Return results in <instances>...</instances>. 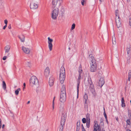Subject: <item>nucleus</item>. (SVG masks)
<instances>
[{
	"mask_svg": "<svg viewBox=\"0 0 131 131\" xmlns=\"http://www.w3.org/2000/svg\"><path fill=\"white\" fill-rule=\"evenodd\" d=\"M66 99L65 86V85H63L61 89L60 101L61 102L64 103Z\"/></svg>",
	"mask_w": 131,
	"mask_h": 131,
	"instance_id": "f257e3e1",
	"label": "nucleus"
},
{
	"mask_svg": "<svg viewBox=\"0 0 131 131\" xmlns=\"http://www.w3.org/2000/svg\"><path fill=\"white\" fill-rule=\"evenodd\" d=\"M65 77V69L63 67H62L60 68L59 76V80L61 83L62 84L64 83Z\"/></svg>",
	"mask_w": 131,
	"mask_h": 131,
	"instance_id": "f03ea898",
	"label": "nucleus"
},
{
	"mask_svg": "<svg viewBox=\"0 0 131 131\" xmlns=\"http://www.w3.org/2000/svg\"><path fill=\"white\" fill-rule=\"evenodd\" d=\"M30 84L31 86L34 85H37L38 84V80L37 77L35 76L31 77L29 80Z\"/></svg>",
	"mask_w": 131,
	"mask_h": 131,
	"instance_id": "7ed1b4c3",
	"label": "nucleus"
},
{
	"mask_svg": "<svg viewBox=\"0 0 131 131\" xmlns=\"http://www.w3.org/2000/svg\"><path fill=\"white\" fill-rule=\"evenodd\" d=\"M59 12V9L57 8L54 9L52 12L51 17L54 20L56 19Z\"/></svg>",
	"mask_w": 131,
	"mask_h": 131,
	"instance_id": "20e7f679",
	"label": "nucleus"
},
{
	"mask_svg": "<svg viewBox=\"0 0 131 131\" xmlns=\"http://www.w3.org/2000/svg\"><path fill=\"white\" fill-rule=\"evenodd\" d=\"M38 3L37 0L31 1L30 5V8L31 9H37L38 7Z\"/></svg>",
	"mask_w": 131,
	"mask_h": 131,
	"instance_id": "39448f33",
	"label": "nucleus"
},
{
	"mask_svg": "<svg viewBox=\"0 0 131 131\" xmlns=\"http://www.w3.org/2000/svg\"><path fill=\"white\" fill-rule=\"evenodd\" d=\"M115 22L117 28H119L122 26L121 19L120 18L119 16H118L117 17H116Z\"/></svg>",
	"mask_w": 131,
	"mask_h": 131,
	"instance_id": "423d86ee",
	"label": "nucleus"
},
{
	"mask_svg": "<svg viewBox=\"0 0 131 131\" xmlns=\"http://www.w3.org/2000/svg\"><path fill=\"white\" fill-rule=\"evenodd\" d=\"M48 47L50 51H51L52 50L53 45L52 42L53 41V40L52 39H50L49 37H48Z\"/></svg>",
	"mask_w": 131,
	"mask_h": 131,
	"instance_id": "0eeeda50",
	"label": "nucleus"
},
{
	"mask_svg": "<svg viewBox=\"0 0 131 131\" xmlns=\"http://www.w3.org/2000/svg\"><path fill=\"white\" fill-rule=\"evenodd\" d=\"M95 125L93 131H101V128L100 125H98L97 121H95Z\"/></svg>",
	"mask_w": 131,
	"mask_h": 131,
	"instance_id": "6e6552de",
	"label": "nucleus"
},
{
	"mask_svg": "<svg viewBox=\"0 0 131 131\" xmlns=\"http://www.w3.org/2000/svg\"><path fill=\"white\" fill-rule=\"evenodd\" d=\"M83 101L84 102V107L85 108H88V105L87 103V101L88 99V95L86 93L83 96Z\"/></svg>",
	"mask_w": 131,
	"mask_h": 131,
	"instance_id": "1a4fd4ad",
	"label": "nucleus"
},
{
	"mask_svg": "<svg viewBox=\"0 0 131 131\" xmlns=\"http://www.w3.org/2000/svg\"><path fill=\"white\" fill-rule=\"evenodd\" d=\"M81 75H79V76L78 77V83L77 84V98L78 97L79 95V89L80 84V80L81 79Z\"/></svg>",
	"mask_w": 131,
	"mask_h": 131,
	"instance_id": "9d476101",
	"label": "nucleus"
},
{
	"mask_svg": "<svg viewBox=\"0 0 131 131\" xmlns=\"http://www.w3.org/2000/svg\"><path fill=\"white\" fill-rule=\"evenodd\" d=\"M89 57L91 58L92 59L91 60V66H97L96 62V61L94 59V57L92 56V55H90Z\"/></svg>",
	"mask_w": 131,
	"mask_h": 131,
	"instance_id": "9b49d317",
	"label": "nucleus"
},
{
	"mask_svg": "<svg viewBox=\"0 0 131 131\" xmlns=\"http://www.w3.org/2000/svg\"><path fill=\"white\" fill-rule=\"evenodd\" d=\"M66 117L67 115L66 114H62L61 122V123H62V125H63L64 124H65V122L66 119Z\"/></svg>",
	"mask_w": 131,
	"mask_h": 131,
	"instance_id": "f8f14e48",
	"label": "nucleus"
},
{
	"mask_svg": "<svg viewBox=\"0 0 131 131\" xmlns=\"http://www.w3.org/2000/svg\"><path fill=\"white\" fill-rule=\"evenodd\" d=\"M22 50L25 53L27 54L30 53V50L29 49L24 46H22Z\"/></svg>",
	"mask_w": 131,
	"mask_h": 131,
	"instance_id": "ddd939ff",
	"label": "nucleus"
},
{
	"mask_svg": "<svg viewBox=\"0 0 131 131\" xmlns=\"http://www.w3.org/2000/svg\"><path fill=\"white\" fill-rule=\"evenodd\" d=\"M104 83V78H101L98 82L99 86L101 88Z\"/></svg>",
	"mask_w": 131,
	"mask_h": 131,
	"instance_id": "4468645a",
	"label": "nucleus"
},
{
	"mask_svg": "<svg viewBox=\"0 0 131 131\" xmlns=\"http://www.w3.org/2000/svg\"><path fill=\"white\" fill-rule=\"evenodd\" d=\"M50 73V70L49 68L48 67H47L45 70L44 74L46 77H47L49 75Z\"/></svg>",
	"mask_w": 131,
	"mask_h": 131,
	"instance_id": "2eb2a0df",
	"label": "nucleus"
},
{
	"mask_svg": "<svg viewBox=\"0 0 131 131\" xmlns=\"http://www.w3.org/2000/svg\"><path fill=\"white\" fill-rule=\"evenodd\" d=\"M54 79L53 77H51L49 78V84L50 86H52L54 84Z\"/></svg>",
	"mask_w": 131,
	"mask_h": 131,
	"instance_id": "dca6fc26",
	"label": "nucleus"
},
{
	"mask_svg": "<svg viewBox=\"0 0 131 131\" xmlns=\"http://www.w3.org/2000/svg\"><path fill=\"white\" fill-rule=\"evenodd\" d=\"M97 66H91L90 71L91 72H95L97 70Z\"/></svg>",
	"mask_w": 131,
	"mask_h": 131,
	"instance_id": "f3484780",
	"label": "nucleus"
},
{
	"mask_svg": "<svg viewBox=\"0 0 131 131\" xmlns=\"http://www.w3.org/2000/svg\"><path fill=\"white\" fill-rule=\"evenodd\" d=\"M18 37L20 39L21 42H24L25 41V37L23 35H22L21 36H19Z\"/></svg>",
	"mask_w": 131,
	"mask_h": 131,
	"instance_id": "a211bd4d",
	"label": "nucleus"
},
{
	"mask_svg": "<svg viewBox=\"0 0 131 131\" xmlns=\"http://www.w3.org/2000/svg\"><path fill=\"white\" fill-rule=\"evenodd\" d=\"M10 47L9 45H7L5 48V52L6 53H8L10 50Z\"/></svg>",
	"mask_w": 131,
	"mask_h": 131,
	"instance_id": "6ab92c4d",
	"label": "nucleus"
},
{
	"mask_svg": "<svg viewBox=\"0 0 131 131\" xmlns=\"http://www.w3.org/2000/svg\"><path fill=\"white\" fill-rule=\"evenodd\" d=\"M112 41L114 45H115L116 43V42L114 35L112 37Z\"/></svg>",
	"mask_w": 131,
	"mask_h": 131,
	"instance_id": "aec40b11",
	"label": "nucleus"
},
{
	"mask_svg": "<svg viewBox=\"0 0 131 131\" xmlns=\"http://www.w3.org/2000/svg\"><path fill=\"white\" fill-rule=\"evenodd\" d=\"M3 88L4 90H6V85L5 82L4 81H3L2 84Z\"/></svg>",
	"mask_w": 131,
	"mask_h": 131,
	"instance_id": "412c9836",
	"label": "nucleus"
},
{
	"mask_svg": "<svg viewBox=\"0 0 131 131\" xmlns=\"http://www.w3.org/2000/svg\"><path fill=\"white\" fill-rule=\"evenodd\" d=\"M127 54L129 55H130L131 52V50L130 49V47H127Z\"/></svg>",
	"mask_w": 131,
	"mask_h": 131,
	"instance_id": "4be33fe9",
	"label": "nucleus"
},
{
	"mask_svg": "<svg viewBox=\"0 0 131 131\" xmlns=\"http://www.w3.org/2000/svg\"><path fill=\"white\" fill-rule=\"evenodd\" d=\"M57 2L58 0H52V4L54 6V7L57 4Z\"/></svg>",
	"mask_w": 131,
	"mask_h": 131,
	"instance_id": "5701e85b",
	"label": "nucleus"
},
{
	"mask_svg": "<svg viewBox=\"0 0 131 131\" xmlns=\"http://www.w3.org/2000/svg\"><path fill=\"white\" fill-rule=\"evenodd\" d=\"M79 75H81V74L83 72V71L81 67L80 66V67L79 68Z\"/></svg>",
	"mask_w": 131,
	"mask_h": 131,
	"instance_id": "b1692460",
	"label": "nucleus"
},
{
	"mask_svg": "<svg viewBox=\"0 0 131 131\" xmlns=\"http://www.w3.org/2000/svg\"><path fill=\"white\" fill-rule=\"evenodd\" d=\"M20 88H18L15 91V93L16 95H17L19 94V92L20 91Z\"/></svg>",
	"mask_w": 131,
	"mask_h": 131,
	"instance_id": "393cba45",
	"label": "nucleus"
},
{
	"mask_svg": "<svg viewBox=\"0 0 131 131\" xmlns=\"http://www.w3.org/2000/svg\"><path fill=\"white\" fill-rule=\"evenodd\" d=\"M61 123V126L60 127L59 131H62L63 129V126L64 125V124L62 125Z\"/></svg>",
	"mask_w": 131,
	"mask_h": 131,
	"instance_id": "a878e982",
	"label": "nucleus"
},
{
	"mask_svg": "<svg viewBox=\"0 0 131 131\" xmlns=\"http://www.w3.org/2000/svg\"><path fill=\"white\" fill-rule=\"evenodd\" d=\"M90 89L91 90V92L93 94H94L95 93V90H94V88Z\"/></svg>",
	"mask_w": 131,
	"mask_h": 131,
	"instance_id": "bb28decb",
	"label": "nucleus"
},
{
	"mask_svg": "<svg viewBox=\"0 0 131 131\" xmlns=\"http://www.w3.org/2000/svg\"><path fill=\"white\" fill-rule=\"evenodd\" d=\"M130 57L128 56V57L127 58V63H129L130 62Z\"/></svg>",
	"mask_w": 131,
	"mask_h": 131,
	"instance_id": "cd10ccee",
	"label": "nucleus"
},
{
	"mask_svg": "<svg viewBox=\"0 0 131 131\" xmlns=\"http://www.w3.org/2000/svg\"><path fill=\"white\" fill-rule=\"evenodd\" d=\"M80 125V121H78L77 122V127H79Z\"/></svg>",
	"mask_w": 131,
	"mask_h": 131,
	"instance_id": "c85d7f7f",
	"label": "nucleus"
},
{
	"mask_svg": "<svg viewBox=\"0 0 131 131\" xmlns=\"http://www.w3.org/2000/svg\"><path fill=\"white\" fill-rule=\"evenodd\" d=\"M127 124L130 125V119H128L126 121Z\"/></svg>",
	"mask_w": 131,
	"mask_h": 131,
	"instance_id": "c756f323",
	"label": "nucleus"
},
{
	"mask_svg": "<svg viewBox=\"0 0 131 131\" xmlns=\"http://www.w3.org/2000/svg\"><path fill=\"white\" fill-rule=\"evenodd\" d=\"M86 0H82L81 1V3L82 5H84V3H85Z\"/></svg>",
	"mask_w": 131,
	"mask_h": 131,
	"instance_id": "7c9ffc66",
	"label": "nucleus"
},
{
	"mask_svg": "<svg viewBox=\"0 0 131 131\" xmlns=\"http://www.w3.org/2000/svg\"><path fill=\"white\" fill-rule=\"evenodd\" d=\"M82 121L83 123H85L86 122V119L85 118H83L82 119Z\"/></svg>",
	"mask_w": 131,
	"mask_h": 131,
	"instance_id": "2f4dec72",
	"label": "nucleus"
},
{
	"mask_svg": "<svg viewBox=\"0 0 131 131\" xmlns=\"http://www.w3.org/2000/svg\"><path fill=\"white\" fill-rule=\"evenodd\" d=\"M75 24L74 23L72 25L71 29L73 30L75 28Z\"/></svg>",
	"mask_w": 131,
	"mask_h": 131,
	"instance_id": "473e14b6",
	"label": "nucleus"
},
{
	"mask_svg": "<svg viewBox=\"0 0 131 131\" xmlns=\"http://www.w3.org/2000/svg\"><path fill=\"white\" fill-rule=\"evenodd\" d=\"M88 83L90 84L92 83V81L91 78L89 79L88 80Z\"/></svg>",
	"mask_w": 131,
	"mask_h": 131,
	"instance_id": "72a5a7b5",
	"label": "nucleus"
},
{
	"mask_svg": "<svg viewBox=\"0 0 131 131\" xmlns=\"http://www.w3.org/2000/svg\"><path fill=\"white\" fill-rule=\"evenodd\" d=\"M94 86L93 84L92 83V84H90V89L94 88Z\"/></svg>",
	"mask_w": 131,
	"mask_h": 131,
	"instance_id": "f704fd0d",
	"label": "nucleus"
},
{
	"mask_svg": "<svg viewBox=\"0 0 131 131\" xmlns=\"http://www.w3.org/2000/svg\"><path fill=\"white\" fill-rule=\"evenodd\" d=\"M90 115L89 114H88L86 115V118L87 120L90 119Z\"/></svg>",
	"mask_w": 131,
	"mask_h": 131,
	"instance_id": "c9c22d12",
	"label": "nucleus"
},
{
	"mask_svg": "<svg viewBox=\"0 0 131 131\" xmlns=\"http://www.w3.org/2000/svg\"><path fill=\"white\" fill-rule=\"evenodd\" d=\"M118 10H116L115 13L116 17H117V16H119V15H118Z\"/></svg>",
	"mask_w": 131,
	"mask_h": 131,
	"instance_id": "e433bc0d",
	"label": "nucleus"
},
{
	"mask_svg": "<svg viewBox=\"0 0 131 131\" xmlns=\"http://www.w3.org/2000/svg\"><path fill=\"white\" fill-rule=\"evenodd\" d=\"M104 116L105 118H107V115H106V113H105V109H104Z\"/></svg>",
	"mask_w": 131,
	"mask_h": 131,
	"instance_id": "4c0bfd02",
	"label": "nucleus"
},
{
	"mask_svg": "<svg viewBox=\"0 0 131 131\" xmlns=\"http://www.w3.org/2000/svg\"><path fill=\"white\" fill-rule=\"evenodd\" d=\"M128 77H131V70H129L128 73Z\"/></svg>",
	"mask_w": 131,
	"mask_h": 131,
	"instance_id": "58836bf2",
	"label": "nucleus"
},
{
	"mask_svg": "<svg viewBox=\"0 0 131 131\" xmlns=\"http://www.w3.org/2000/svg\"><path fill=\"white\" fill-rule=\"evenodd\" d=\"M103 119V118H101L100 119V123L102 124L103 125H104Z\"/></svg>",
	"mask_w": 131,
	"mask_h": 131,
	"instance_id": "ea45409f",
	"label": "nucleus"
},
{
	"mask_svg": "<svg viewBox=\"0 0 131 131\" xmlns=\"http://www.w3.org/2000/svg\"><path fill=\"white\" fill-rule=\"evenodd\" d=\"M26 65L29 67H30L31 66L30 63V62H27L26 63Z\"/></svg>",
	"mask_w": 131,
	"mask_h": 131,
	"instance_id": "a19ab883",
	"label": "nucleus"
},
{
	"mask_svg": "<svg viewBox=\"0 0 131 131\" xmlns=\"http://www.w3.org/2000/svg\"><path fill=\"white\" fill-rule=\"evenodd\" d=\"M125 106V102L122 103V107H124Z\"/></svg>",
	"mask_w": 131,
	"mask_h": 131,
	"instance_id": "79ce46f5",
	"label": "nucleus"
},
{
	"mask_svg": "<svg viewBox=\"0 0 131 131\" xmlns=\"http://www.w3.org/2000/svg\"><path fill=\"white\" fill-rule=\"evenodd\" d=\"M90 123H86V126L88 128L90 127Z\"/></svg>",
	"mask_w": 131,
	"mask_h": 131,
	"instance_id": "37998d69",
	"label": "nucleus"
},
{
	"mask_svg": "<svg viewBox=\"0 0 131 131\" xmlns=\"http://www.w3.org/2000/svg\"><path fill=\"white\" fill-rule=\"evenodd\" d=\"M8 23L7 20V19H5L4 20V23L5 24V25H7Z\"/></svg>",
	"mask_w": 131,
	"mask_h": 131,
	"instance_id": "c03bdc74",
	"label": "nucleus"
},
{
	"mask_svg": "<svg viewBox=\"0 0 131 131\" xmlns=\"http://www.w3.org/2000/svg\"><path fill=\"white\" fill-rule=\"evenodd\" d=\"M121 102L122 103L125 102V101L124 100V98L123 97H122V98Z\"/></svg>",
	"mask_w": 131,
	"mask_h": 131,
	"instance_id": "a18cd8bd",
	"label": "nucleus"
},
{
	"mask_svg": "<svg viewBox=\"0 0 131 131\" xmlns=\"http://www.w3.org/2000/svg\"><path fill=\"white\" fill-rule=\"evenodd\" d=\"M7 58V57L6 56H4V57H3V60H5L6 58Z\"/></svg>",
	"mask_w": 131,
	"mask_h": 131,
	"instance_id": "49530a36",
	"label": "nucleus"
},
{
	"mask_svg": "<svg viewBox=\"0 0 131 131\" xmlns=\"http://www.w3.org/2000/svg\"><path fill=\"white\" fill-rule=\"evenodd\" d=\"M36 92L37 93H40V91L39 90V89H37L36 90Z\"/></svg>",
	"mask_w": 131,
	"mask_h": 131,
	"instance_id": "de8ad7c7",
	"label": "nucleus"
},
{
	"mask_svg": "<svg viewBox=\"0 0 131 131\" xmlns=\"http://www.w3.org/2000/svg\"><path fill=\"white\" fill-rule=\"evenodd\" d=\"M129 24L130 26H131V19H129Z\"/></svg>",
	"mask_w": 131,
	"mask_h": 131,
	"instance_id": "09e8293b",
	"label": "nucleus"
},
{
	"mask_svg": "<svg viewBox=\"0 0 131 131\" xmlns=\"http://www.w3.org/2000/svg\"><path fill=\"white\" fill-rule=\"evenodd\" d=\"M87 120V121L86 122V123H90V119H88V120Z\"/></svg>",
	"mask_w": 131,
	"mask_h": 131,
	"instance_id": "8fccbe9b",
	"label": "nucleus"
},
{
	"mask_svg": "<svg viewBox=\"0 0 131 131\" xmlns=\"http://www.w3.org/2000/svg\"><path fill=\"white\" fill-rule=\"evenodd\" d=\"M80 128L79 127H77L76 128V131H79V130Z\"/></svg>",
	"mask_w": 131,
	"mask_h": 131,
	"instance_id": "3c124183",
	"label": "nucleus"
},
{
	"mask_svg": "<svg viewBox=\"0 0 131 131\" xmlns=\"http://www.w3.org/2000/svg\"><path fill=\"white\" fill-rule=\"evenodd\" d=\"M52 109L53 110L54 109V103L53 102V103H52Z\"/></svg>",
	"mask_w": 131,
	"mask_h": 131,
	"instance_id": "603ef678",
	"label": "nucleus"
},
{
	"mask_svg": "<svg viewBox=\"0 0 131 131\" xmlns=\"http://www.w3.org/2000/svg\"><path fill=\"white\" fill-rule=\"evenodd\" d=\"M8 28L9 29H11V27L10 24L9 25V26H8Z\"/></svg>",
	"mask_w": 131,
	"mask_h": 131,
	"instance_id": "864d4df0",
	"label": "nucleus"
},
{
	"mask_svg": "<svg viewBox=\"0 0 131 131\" xmlns=\"http://www.w3.org/2000/svg\"><path fill=\"white\" fill-rule=\"evenodd\" d=\"M7 25H5V26H4L3 27V29H5L6 27H7Z\"/></svg>",
	"mask_w": 131,
	"mask_h": 131,
	"instance_id": "5fc2aeb1",
	"label": "nucleus"
},
{
	"mask_svg": "<svg viewBox=\"0 0 131 131\" xmlns=\"http://www.w3.org/2000/svg\"><path fill=\"white\" fill-rule=\"evenodd\" d=\"M82 131H86L84 127H83V128H82Z\"/></svg>",
	"mask_w": 131,
	"mask_h": 131,
	"instance_id": "6e6d98bb",
	"label": "nucleus"
},
{
	"mask_svg": "<svg viewBox=\"0 0 131 131\" xmlns=\"http://www.w3.org/2000/svg\"><path fill=\"white\" fill-rule=\"evenodd\" d=\"M131 77H128V81H130Z\"/></svg>",
	"mask_w": 131,
	"mask_h": 131,
	"instance_id": "4d7b16f0",
	"label": "nucleus"
},
{
	"mask_svg": "<svg viewBox=\"0 0 131 131\" xmlns=\"http://www.w3.org/2000/svg\"><path fill=\"white\" fill-rule=\"evenodd\" d=\"M105 119H106V121L107 123V124H108V120H107V118H105Z\"/></svg>",
	"mask_w": 131,
	"mask_h": 131,
	"instance_id": "13d9d810",
	"label": "nucleus"
},
{
	"mask_svg": "<svg viewBox=\"0 0 131 131\" xmlns=\"http://www.w3.org/2000/svg\"><path fill=\"white\" fill-rule=\"evenodd\" d=\"M116 120L118 122V117H116Z\"/></svg>",
	"mask_w": 131,
	"mask_h": 131,
	"instance_id": "bf43d9fd",
	"label": "nucleus"
},
{
	"mask_svg": "<svg viewBox=\"0 0 131 131\" xmlns=\"http://www.w3.org/2000/svg\"><path fill=\"white\" fill-rule=\"evenodd\" d=\"M55 97H53V101H52V103H53V102L54 103V100H55Z\"/></svg>",
	"mask_w": 131,
	"mask_h": 131,
	"instance_id": "052dcab7",
	"label": "nucleus"
},
{
	"mask_svg": "<svg viewBox=\"0 0 131 131\" xmlns=\"http://www.w3.org/2000/svg\"><path fill=\"white\" fill-rule=\"evenodd\" d=\"M5 127V125L4 124H3L2 126V128H4Z\"/></svg>",
	"mask_w": 131,
	"mask_h": 131,
	"instance_id": "680f3d73",
	"label": "nucleus"
},
{
	"mask_svg": "<svg viewBox=\"0 0 131 131\" xmlns=\"http://www.w3.org/2000/svg\"><path fill=\"white\" fill-rule=\"evenodd\" d=\"M23 85L24 87H25L26 86V83H24L23 84Z\"/></svg>",
	"mask_w": 131,
	"mask_h": 131,
	"instance_id": "e2e57ef3",
	"label": "nucleus"
},
{
	"mask_svg": "<svg viewBox=\"0 0 131 131\" xmlns=\"http://www.w3.org/2000/svg\"><path fill=\"white\" fill-rule=\"evenodd\" d=\"M1 119L0 118V125H1Z\"/></svg>",
	"mask_w": 131,
	"mask_h": 131,
	"instance_id": "0e129e2a",
	"label": "nucleus"
},
{
	"mask_svg": "<svg viewBox=\"0 0 131 131\" xmlns=\"http://www.w3.org/2000/svg\"><path fill=\"white\" fill-rule=\"evenodd\" d=\"M25 88V87L24 86L23 88V90H24V89Z\"/></svg>",
	"mask_w": 131,
	"mask_h": 131,
	"instance_id": "69168bd1",
	"label": "nucleus"
},
{
	"mask_svg": "<svg viewBox=\"0 0 131 131\" xmlns=\"http://www.w3.org/2000/svg\"><path fill=\"white\" fill-rule=\"evenodd\" d=\"M30 102L29 101H28L27 103V104H29L30 103Z\"/></svg>",
	"mask_w": 131,
	"mask_h": 131,
	"instance_id": "338daca9",
	"label": "nucleus"
},
{
	"mask_svg": "<svg viewBox=\"0 0 131 131\" xmlns=\"http://www.w3.org/2000/svg\"><path fill=\"white\" fill-rule=\"evenodd\" d=\"M99 1L101 2H102L103 1V0H99Z\"/></svg>",
	"mask_w": 131,
	"mask_h": 131,
	"instance_id": "774afa93",
	"label": "nucleus"
}]
</instances>
